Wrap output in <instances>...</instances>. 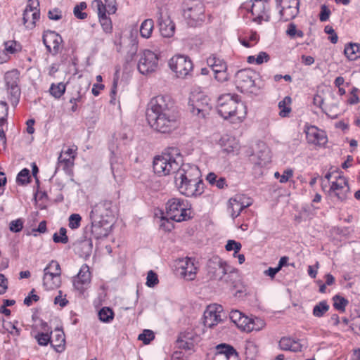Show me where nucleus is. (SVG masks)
Masks as SVG:
<instances>
[{
    "label": "nucleus",
    "instance_id": "f257e3e1",
    "mask_svg": "<svg viewBox=\"0 0 360 360\" xmlns=\"http://www.w3.org/2000/svg\"><path fill=\"white\" fill-rule=\"evenodd\" d=\"M146 118L154 130L162 134L172 132L179 124L174 103L168 96L151 98L146 110Z\"/></svg>",
    "mask_w": 360,
    "mask_h": 360
},
{
    "label": "nucleus",
    "instance_id": "f03ea898",
    "mask_svg": "<svg viewBox=\"0 0 360 360\" xmlns=\"http://www.w3.org/2000/svg\"><path fill=\"white\" fill-rule=\"evenodd\" d=\"M217 111L222 117L233 123L241 122L247 115L245 105L238 100V96L230 94L219 98Z\"/></svg>",
    "mask_w": 360,
    "mask_h": 360
},
{
    "label": "nucleus",
    "instance_id": "7ed1b4c3",
    "mask_svg": "<svg viewBox=\"0 0 360 360\" xmlns=\"http://www.w3.org/2000/svg\"><path fill=\"white\" fill-rule=\"evenodd\" d=\"M183 162L179 150L175 147L165 149L160 155L154 158L153 170L159 176L175 174Z\"/></svg>",
    "mask_w": 360,
    "mask_h": 360
},
{
    "label": "nucleus",
    "instance_id": "20e7f679",
    "mask_svg": "<svg viewBox=\"0 0 360 360\" xmlns=\"http://www.w3.org/2000/svg\"><path fill=\"white\" fill-rule=\"evenodd\" d=\"M181 8L182 15L188 26L197 27L205 21V6L200 0H184Z\"/></svg>",
    "mask_w": 360,
    "mask_h": 360
},
{
    "label": "nucleus",
    "instance_id": "39448f33",
    "mask_svg": "<svg viewBox=\"0 0 360 360\" xmlns=\"http://www.w3.org/2000/svg\"><path fill=\"white\" fill-rule=\"evenodd\" d=\"M190 207L186 200L173 198L166 203V215L172 221L181 222L191 218Z\"/></svg>",
    "mask_w": 360,
    "mask_h": 360
},
{
    "label": "nucleus",
    "instance_id": "423d86ee",
    "mask_svg": "<svg viewBox=\"0 0 360 360\" xmlns=\"http://www.w3.org/2000/svg\"><path fill=\"white\" fill-rule=\"evenodd\" d=\"M257 75L250 69L238 70L236 74V85L242 93H255L259 89L255 83Z\"/></svg>",
    "mask_w": 360,
    "mask_h": 360
},
{
    "label": "nucleus",
    "instance_id": "0eeeda50",
    "mask_svg": "<svg viewBox=\"0 0 360 360\" xmlns=\"http://www.w3.org/2000/svg\"><path fill=\"white\" fill-rule=\"evenodd\" d=\"M208 274L212 279L228 283L231 273L230 267L219 257H213L207 262Z\"/></svg>",
    "mask_w": 360,
    "mask_h": 360
},
{
    "label": "nucleus",
    "instance_id": "6e6552de",
    "mask_svg": "<svg viewBox=\"0 0 360 360\" xmlns=\"http://www.w3.org/2000/svg\"><path fill=\"white\" fill-rule=\"evenodd\" d=\"M19 75L20 73L17 70H12L7 72L4 76L8 98L13 107H16L18 104L21 94L18 86Z\"/></svg>",
    "mask_w": 360,
    "mask_h": 360
},
{
    "label": "nucleus",
    "instance_id": "1a4fd4ad",
    "mask_svg": "<svg viewBox=\"0 0 360 360\" xmlns=\"http://www.w3.org/2000/svg\"><path fill=\"white\" fill-rule=\"evenodd\" d=\"M61 270L59 264L52 260L44 269L43 285L46 290H53L60 285Z\"/></svg>",
    "mask_w": 360,
    "mask_h": 360
},
{
    "label": "nucleus",
    "instance_id": "9d476101",
    "mask_svg": "<svg viewBox=\"0 0 360 360\" xmlns=\"http://www.w3.org/2000/svg\"><path fill=\"white\" fill-rule=\"evenodd\" d=\"M188 108L194 115L205 118L211 110L210 98L203 94H193L189 98Z\"/></svg>",
    "mask_w": 360,
    "mask_h": 360
},
{
    "label": "nucleus",
    "instance_id": "9b49d317",
    "mask_svg": "<svg viewBox=\"0 0 360 360\" xmlns=\"http://www.w3.org/2000/svg\"><path fill=\"white\" fill-rule=\"evenodd\" d=\"M169 65L176 75L181 78H185L190 75L193 69L191 60L184 55L173 56L169 61Z\"/></svg>",
    "mask_w": 360,
    "mask_h": 360
},
{
    "label": "nucleus",
    "instance_id": "f8f14e48",
    "mask_svg": "<svg viewBox=\"0 0 360 360\" xmlns=\"http://www.w3.org/2000/svg\"><path fill=\"white\" fill-rule=\"evenodd\" d=\"M158 67V55L150 50L142 53L138 63V70L142 75H148L155 72Z\"/></svg>",
    "mask_w": 360,
    "mask_h": 360
},
{
    "label": "nucleus",
    "instance_id": "ddd939ff",
    "mask_svg": "<svg viewBox=\"0 0 360 360\" xmlns=\"http://www.w3.org/2000/svg\"><path fill=\"white\" fill-rule=\"evenodd\" d=\"M200 176L201 172L196 165L181 162L179 169H177L174 174V181L186 182L193 181V183L195 181L202 180Z\"/></svg>",
    "mask_w": 360,
    "mask_h": 360
},
{
    "label": "nucleus",
    "instance_id": "4468645a",
    "mask_svg": "<svg viewBox=\"0 0 360 360\" xmlns=\"http://www.w3.org/2000/svg\"><path fill=\"white\" fill-rule=\"evenodd\" d=\"M281 9L280 10L281 19L288 21L294 19L299 13V0H276Z\"/></svg>",
    "mask_w": 360,
    "mask_h": 360
},
{
    "label": "nucleus",
    "instance_id": "2eb2a0df",
    "mask_svg": "<svg viewBox=\"0 0 360 360\" xmlns=\"http://www.w3.org/2000/svg\"><path fill=\"white\" fill-rule=\"evenodd\" d=\"M113 215L112 202L110 200H103L96 205L90 213L92 220V226H96V217H100L102 220L108 219Z\"/></svg>",
    "mask_w": 360,
    "mask_h": 360
},
{
    "label": "nucleus",
    "instance_id": "dca6fc26",
    "mask_svg": "<svg viewBox=\"0 0 360 360\" xmlns=\"http://www.w3.org/2000/svg\"><path fill=\"white\" fill-rule=\"evenodd\" d=\"M179 191L187 196L193 197L201 195L204 191V184L202 180H197L193 183V181L186 182H175Z\"/></svg>",
    "mask_w": 360,
    "mask_h": 360
},
{
    "label": "nucleus",
    "instance_id": "f3484780",
    "mask_svg": "<svg viewBox=\"0 0 360 360\" xmlns=\"http://www.w3.org/2000/svg\"><path fill=\"white\" fill-rule=\"evenodd\" d=\"M222 313L223 307L219 304H213L207 306L204 312L203 323L205 326L212 328L221 322Z\"/></svg>",
    "mask_w": 360,
    "mask_h": 360
},
{
    "label": "nucleus",
    "instance_id": "a211bd4d",
    "mask_svg": "<svg viewBox=\"0 0 360 360\" xmlns=\"http://www.w3.org/2000/svg\"><path fill=\"white\" fill-rule=\"evenodd\" d=\"M338 176H335V181H332L330 188V194H335L337 191H338L340 189L344 188V191L340 193H336L337 198L341 201H345L347 198V195L350 192V188L349 186V183L347 179L340 175L338 172H336Z\"/></svg>",
    "mask_w": 360,
    "mask_h": 360
},
{
    "label": "nucleus",
    "instance_id": "6ab92c4d",
    "mask_svg": "<svg viewBox=\"0 0 360 360\" xmlns=\"http://www.w3.org/2000/svg\"><path fill=\"white\" fill-rule=\"evenodd\" d=\"M42 39L49 52L53 55L59 53L63 42V39L59 34L54 31L47 30L44 32Z\"/></svg>",
    "mask_w": 360,
    "mask_h": 360
},
{
    "label": "nucleus",
    "instance_id": "aec40b11",
    "mask_svg": "<svg viewBox=\"0 0 360 360\" xmlns=\"http://www.w3.org/2000/svg\"><path fill=\"white\" fill-rule=\"evenodd\" d=\"M269 8V3L265 0H252L251 13L255 16L253 20L260 23L262 20L268 21L269 16L267 11Z\"/></svg>",
    "mask_w": 360,
    "mask_h": 360
},
{
    "label": "nucleus",
    "instance_id": "412c9836",
    "mask_svg": "<svg viewBox=\"0 0 360 360\" xmlns=\"http://www.w3.org/2000/svg\"><path fill=\"white\" fill-rule=\"evenodd\" d=\"M305 133L307 142L310 144L323 146L328 141V138L325 131L320 130L315 126H310L307 127Z\"/></svg>",
    "mask_w": 360,
    "mask_h": 360
},
{
    "label": "nucleus",
    "instance_id": "4be33fe9",
    "mask_svg": "<svg viewBox=\"0 0 360 360\" xmlns=\"http://www.w3.org/2000/svg\"><path fill=\"white\" fill-rule=\"evenodd\" d=\"M91 281V273L89 267L86 264H83L77 276L74 278L73 285L75 288L82 292Z\"/></svg>",
    "mask_w": 360,
    "mask_h": 360
},
{
    "label": "nucleus",
    "instance_id": "5701e85b",
    "mask_svg": "<svg viewBox=\"0 0 360 360\" xmlns=\"http://www.w3.org/2000/svg\"><path fill=\"white\" fill-rule=\"evenodd\" d=\"M199 339L200 337L198 335L192 330H188L180 333L176 343L179 348L190 350L193 348L195 342H197Z\"/></svg>",
    "mask_w": 360,
    "mask_h": 360
},
{
    "label": "nucleus",
    "instance_id": "b1692460",
    "mask_svg": "<svg viewBox=\"0 0 360 360\" xmlns=\"http://www.w3.org/2000/svg\"><path fill=\"white\" fill-rule=\"evenodd\" d=\"M179 269L181 270L180 274L188 281H192L195 278L197 268L193 262L190 258L182 259L179 262Z\"/></svg>",
    "mask_w": 360,
    "mask_h": 360
},
{
    "label": "nucleus",
    "instance_id": "393cba45",
    "mask_svg": "<svg viewBox=\"0 0 360 360\" xmlns=\"http://www.w3.org/2000/svg\"><path fill=\"white\" fill-rule=\"evenodd\" d=\"M258 147L259 150L253 155V160L256 165L263 167L271 161L270 150L263 143H259Z\"/></svg>",
    "mask_w": 360,
    "mask_h": 360
},
{
    "label": "nucleus",
    "instance_id": "a878e982",
    "mask_svg": "<svg viewBox=\"0 0 360 360\" xmlns=\"http://www.w3.org/2000/svg\"><path fill=\"white\" fill-rule=\"evenodd\" d=\"M214 354H221L229 360L239 359L238 354L234 347L225 343L216 346V353Z\"/></svg>",
    "mask_w": 360,
    "mask_h": 360
},
{
    "label": "nucleus",
    "instance_id": "bb28decb",
    "mask_svg": "<svg viewBox=\"0 0 360 360\" xmlns=\"http://www.w3.org/2000/svg\"><path fill=\"white\" fill-rule=\"evenodd\" d=\"M158 25L162 37H171L174 34L175 25L169 18L162 19V17L159 18Z\"/></svg>",
    "mask_w": 360,
    "mask_h": 360
},
{
    "label": "nucleus",
    "instance_id": "cd10ccee",
    "mask_svg": "<svg viewBox=\"0 0 360 360\" xmlns=\"http://www.w3.org/2000/svg\"><path fill=\"white\" fill-rule=\"evenodd\" d=\"M279 347L282 350L293 352H300L302 347L298 340H293L290 337H283L279 341Z\"/></svg>",
    "mask_w": 360,
    "mask_h": 360
},
{
    "label": "nucleus",
    "instance_id": "c85d7f7f",
    "mask_svg": "<svg viewBox=\"0 0 360 360\" xmlns=\"http://www.w3.org/2000/svg\"><path fill=\"white\" fill-rule=\"evenodd\" d=\"M221 147L227 153H237L239 150L238 141L233 137L225 136L221 139Z\"/></svg>",
    "mask_w": 360,
    "mask_h": 360
},
{
    "label": "nucleus",
    "instance_id": "c756f323",
    "mask_svg": "<svg viewBox=\"0 0 360 360\" xmlns=\"http://www.w3.org/2000/svg\"><path fill=\"white\" fill-rule=\"evenodd\" d=\"M39 11H35L34 13L24 11L22 17L23 24L27 28L32 30L35 27L36 21L39 19Z\"/></svg>",
    "mask_w": 360,
    "mask_h": 360
},
{
    "label": "nucleus",
    "instance_id": "7c9ffc66",
    "mask_svg": "<svg viewBox=\"0 0 360 360\" xmlns=\"http://www.w3.org/2000/svg\"><path fill=\"white\" fill-rule=\"evenodd\" d=\"M345 56L349 60H355L360 58V44L350 43L344 49Z\"/></svg>",
    "mask_w": 360,
    "mask_h": 360
},
{
    "label": "nucleus",
    "instance_id": "2f4dec72",
    "mask_svg": "<svg viewBox=\"0 0 360 360\" xmlns=\"http://www.w3.org/2000/svg\"><path fill=\"white\" fill-rule=\"evenodd\" d=\"M246 207L242 202L236 198H231L229 201L228 210L233 219L236 218L242 210Z\"/></svg>",
    "mask_w": 360,
    "mask_h": 360
},
{
    "label": "nucleus",
    "instance_id": "473e14b6",
    "mask_svg": "<svg viewBox=\"0 0 360 360\" xmlns=\"http://www.w3.org/2000/svg\"><path fill=\"white\" fill-rule=\"evenodd\" d=\"M207 63L212 68L214 72L218 70H227V65L223 59L217 57L215 55L210 56L207 59Z\"/></svg>",
    "mask_w": 360,
    "mask_h": 360
},
{
    "label": "nucleus",
    "instance_id": "72a5a7b5",
    "mask_svg": "<svg viewBox=\"0 0 360 360\" xmlns=\"http://www.w3.org/2000/svg\"><path fill=\"white\" fill-rule=\"evenodd\" d=\"M154 27V22L152 19L145 20L141 25L140 34L143 38H149L151 36Z\"/></svg>",
    "mask_w": 360,
    "mask_h": 360
},
{
    "label": "nucleus",
    "instance_id": "f704fd0d",
    "mask_svg": "<svg viewBox=\"0 0 360 360\" xmlns=\"http://www.w3.org/2000/svg\"><path fill=\"white\" fill-rule=\"evenodd\" d=\"M292 99L290 96H285L282 101L278 103V108L280 109L279 115L282 117L288 116L291 112L290 104Z\"/></svg>",
    "mask_w": 360,
    "mask_h": 360
},
{
    "label": "nucleus",
    "instance_id": "c9c22d12",
    "mask_svg": "<svg viewBox=\"0 0 360 360\" xmlns=\"http://www.w3.org/2000/svg\"><path fill=\"white\" fill-rule=\"evenodd\" d=\"M329 308L327 302L323 300L314 307L312 314L315 317L321 318L329 310Z\"/></svg>",
    "mask_w": 360,
    "mask_h": 360
},
{
    "label": "nucleus",
    "instance_id": "e433bc0d",
    "mask_svg": "<svg viewBox=\"0 0 360 360\" xmlns=\"http://www.w3.org/2000/svg\"><path fill=\"white\" fill-rule=\"evenodd\" d=\"M114 312L112 309L104 307L98 311V317L101 321L104 323H110L114 319Z\"/></svg>",
    "mask_w": 360,
    "mask_h": 360
},
{
    "label": "nucleus",
    "instance_id": "4c0bfd02",
    "mask_svg": "<svg viewBox=\"0 0 360 360\" xmlns=\"http://www.w3.org/2000/svg\"><path fill=\"white\" fill-rule=\"evenodd\" d=\"M56 333L55 338L52 340H51V345L53 347H61L63 349L65 342V334L63 330L59 329H56ZM56 349L59 351L58 348H56Z\"/></svg>",
    "mask_w": 360,
    "mask_h": 360
},
{
    "label": "nucleus",
    "instance_id": "58836bf2",
    "mask_svg": "<svg viewBox=\"0 0 360 360\" xmlns=\"http://www.w3.org/2000/svg\"><path fill=\"white\" fill-rule=\"evenodd\" d=\"M49 91L53 97L59 98L65 91V85L62 82L58 83V84H52Z\"/></svg>",
    "mask_w": 360,
    "mask_h": 360
},
{
    "label": "nucleus",
    "instance_id": "ea45409f",
    "mask_svg": "<svg viewBox=\"0 0 360 360\" xmlns=\"http://www.w3.org/2000/svg\"><path fill=\"white\" fill-rule=\"evenodd\" d=\"M21 49L20 45L15 41H8L4 42V51L6 52L8 56L9 54H15L20 51Z\"/></svg>",
    "mask_w": 360,
    "mask_h": 360
},
{
    "label": "nucleus",
    "instance_id": "a19ab883",
    "mask_svg": "<svg viewBox=\"0 0 360 360\" xmlns=\"http://www.w3.org/2000/svg\"><path fill=\"white\" fill-rule=\"evenodd\" d=\"M111 170L115 180L117 182H120L124 174L123 166L118 162H112Z\"/></svg>",
    "mask_w": 360,
    "mask_h": 360
},
{
    "label": "nucleus",
    "instance_id": "79ce46f5",
    "mask_svg": "<svg viewBox=\"0 0 360 360\" xmlns=\"http://www.w3.org/2000/svg\"><path fill=\"white\" fill-rule=\"evenodd\" d=\"M333 307L337 310L343 312L345 311V307L348 304L347 300L345 298L340 296V295H335L333 297Z\"/></svg>",
    "mask_w": 360,
    "mask_h": 360
},
{
    "label": "nucleus",
    "instance_id": "37998d69",
    "mask_svg": "<svg viewBox=\"0 0 360 360\" xmlns=\"http://www.w3.org/2000/svg\"><path fill=\"white\" fill-rule=\"evenodd\" d=\"M264 326L265 322L263 319L258 317L250 318V332L253 330L259 331L262 330Z\"/></svg>",
    "mask_w": 360,
    "mask_h": 360
},
{
    "label": "nucleus",
    "instance_id": "c03bdc74",
    "mask_svg": "<svg viewBox=\"0 0 360 360\" xmlns=\"http://www.w3.org/2000/svg\"><path fill=\"white\" fill-rule=\"evenodd\" d=\"M67 231L64 227H61L59 230V234L55 233L53 236V240L56 243L66 244L68 242V237L66 235Z\"/></svg>",
    "mask_w": 360,
    "mask_h": 360
},
{
    "label": "nucleus",
    "instance_id": "a18cd8bd",
    "mask_svg": "<svg viewBox=\"0 0 360 360\" xmlns=\"http://www.w3.org/2000/svg\"><path fill=\"white\" fill-rule=\"evenodd\" d=\"M30 170L25 168L18 173L16 181L19 184L25 185L30 182Z\"/></svg>",
    "mask_w": 360,
    "mask_h": 360
},
{
    "label": "nucleus",
    "instance_id": "49530a36",
    "mask_svg": "<svg viewBox=\"0 0 360 360\" xmlns=\"http://www.w3.org/2000/svg\"><path fill=\"white\" fill-rule=\"evenodd\" d=\"M92 5L96 9L99 18L107 16L106 6L103 4L101 0H94L92 3Z\"/></svg>",
    "mask_w": 360,
    "mask_h": 360
},
{
    "label": "nucleus",
    "instance_id": "de8ad7c7",
    "mask_svg": "<svg viewBox=\"0 0 360 360\" xmlns=\"http://www.w3.org/2000/svg\"><path fill=\"white\" fill-rule=\"evenodd\" d=\"M24 221L22 219L13 220L9 224V229L11 232L18 233L23 229Z\"/></svg>",
    "mask_w": 360,
    "mask_h": 360
},
{
    "label": "nucleus",
    "instance_id": "09e8293b",
    "mask_svg": "<svg viewBox=\"0 0 360 360\" xmlns=\"http://www.w3.org/2000/svg\"><path fill=\"white\" fill-rule=\"evenodd\" d=\"M8 106L6 101H0V126L6 121L8 117Z\"/></svg>",
    "mask_w": 360,
    "mask_h": 360
},
{
    "label": "nucleus",
    "instance_id": "8fccbe9b",
    "mask_svg": "<svg viewBox=\"0 0 360 360\" xmlns=\"http://www.w3.org/2000/svg\"><path fill=\"white\" fill-rule=\"evenodd\" d=\"M160 227L165 231H170L174 229V224L167 215L162 216Z\"/></svg>",
    "mask_w": 360,
    "mask_h": 360
},
{
    "label": "nucleus",
    "instance_id": "3c124183",
    "mask_svg": "<svg viewBox=\"0 0 360 360\" xmlns=\"http://www.w3.org/2000/svg\"><path fill=\"white\" fill-rule=\"evenodd\" d=\"M155 338L154 333L150 330H144L142 333H141L138 339L139 340L143 341L144 344H149L151 340Z\"/></svg>",
    "mask_w": 360,
    "mask_h": 360
},
{
    "label": "nucleus",
    "instance_id": "603ef678",
    "mask_svg": "<svg viewBox=\"0 0 360 360\" xmlns=\"http://www.w3.org/2000/svg\"><path fill=\"white\" fill-rule=\"evenodd\" d=\"M82 217L79 214H72L69 217V227L76 229L79 227Z\"/></svg>",
    "mask_w": 360,
    "mask_h": 360
},
{
    "label": "nucleus",
    "instance_id": "864d4df0",
    "mask_svg": "<svg viewBox=\"0 0 360 360\" xmlns=\"http://www.w3.org/2000/svg\"><path fill=\"white\" fill-rule=\"evenodd\" d=\"M36 339L39 345L46 346L48 343H51V337L48 333H40L36 335Z\"/></svg>",
    "mask_w": 360,
    "mask_h": 360
},
{
    "label": "nucleus",
    "instance_id": "5fc2aeb1",
    "mask_svg": "<svg viewBox=\"0 0 360 360\" xmlns=\"http://www.w3.org/2000/svg\"><path fill=\"white\" fill-rule=\"evenodd\" d=\"M257 353V347L253 342H249L245 345V355L247 358L252 359Z\"/></svg>",
    "mask_w": 360,
    "mask_h": 360
},
{
    "label": "nucleus",
    "instance_id": "6e6d98bb",
    "mask_svg": "<svg viewBox=\"0 0 360 360\" xmlns=\"http://www.w3.org/2000/svg\"><path fill=\"white\" fill-rule=\"evenodd\" d=\"M158 282V275L153 271H149L147 275L146 285L148 287H154Z\"/></svg>",
    "mask_w": 360,
    "mask_h": 360
},
{
    "label": "nucleus",
    "instance_id": "4d7b16f0",
    "mask_svg": "<svg viewBox=\"0 0 360 360\" xmlns=\"http://www.w3.org/2000/svg\"><path fill=\"white\" fill-rule=\"evenodd\" d=\"M250 318L243 315L237 327L245 332H250Z\"/></svg>",
    "mask_w": 360,
    "mask_h": 360
},
{
    "label": "nucleus",
    "instance_id": "13d9d810",
    "mask_svg": "<svg viewBox=\"0 0 360 360\" xmlns=\"http://www.w3.org/2000/svg\"><path fill=\"white\" fill-rule=\"evenodd\" d=\"M241 247L242 245L239 242H236L233 240H228L225 248L227 251L234 250L235 253H237L241 249Z\"/></svg>",
    "mask_w": 360,
    "mask_h": 360
},
{
    "label": "nucleus",
    "instance_id": "bf43d9fd",
    "mask_svg": "<svg viewBox=\"0 0 360 360\" xmlns=\"http://www.w3.org/2000/svg\"><path fill=\"white\" fill-rule=\"evenodd\" d=\"M101 25L105 32H110L112 30V22L110 18L105 16L99 18Z\"/></svg>",
    "mask_w": 360,
    "mask_h": 360
},
{
    "label": "nucleus",
    "instance_id": "052dcab7",
    "mask_svg": "<svg viewBox=\"0 0 360 360\" xmlns=\"http://www.w3.org/2000/svg\"><path fill=\"white\" fill-rule=\"evenodd\" d=\"M214 77L219 82H224L229 79V75L227 72V70H221L215 72Z\"/></svg>",
    "mask_w": 360,
    "mask_h": 360
},
{
    "label": "nucleus",
    "instance_id": "680f3d73",
    "mask_svg": "<svg viewBox=\"0 0 360 360\" xmlns=\"http://www.w3.org/2000/svg\"><path fill=\"white\" fill-rule=\"evenodd\" d=\"M324 31L326 33L330 35L329 37V40L330 41L331 43L336 44L338 42V37L336 32H335L334 29L333 28V27H331L330 25H327L325 27Z\"/></svg>",
    "mask_w": 360,
    "mask_h": 360
},
{
    "label": "nucleus",
    "instance_id": "e2e57ef3",
    "mask_svg": "<svg viewBox=\"0 0 360 360\" xmlns=\"http://www.w3.org/2000/svg\"><path fill=\"white\" fill-rule=\"evenodd\" d=\"M331 12L330 9L326 6L322 5L321 7V13L319 15V19L321 22H325L328 20Z\"/></svg>",
    "mask_w": 360,
    "mask_h": 360
},
{
    "label": "nucleus",
    "instance_id": "0e129e2a",
    "mask_svg": "<svg viewBox=\"0 0 360 360\" xmlns=\"http://www.w3.org/2000/svg\"><path fill=\"white\" fill-rule=\"evenodd\" d=\"M39 2L38 0H29L24 11H27L30 13H34L35 11H39Z\"/></svg>",
    "mask_w": 360,
    "mask_h": 360
},
{
    "label": "nucleus",
    "instance_id": "69168bd1",
    "mask_svg": "<svg viewBox=\"0 0 360 360\" xmlns=\"http://www.w3.org/2000/svg\"><path fill=\"white\" fill-rule=\"evenodd\" d=\"M243 316V314L240 311L232 310L230 312L229 318L231 320V321L237 326L238 324V323L240 322Z\"/></svg>",
    "mask_w": 360,
    "mask_h": 360
},
{
    "label": "nucleus",
    "instance_id": "338daca9",
    "mask_svg": "<svg viewBox=\"0 0 360 360\" xmlns=\"http://www.w3.org/2000/svg\"><path fill=\"white\" fill-rule=\"evenodd\" d=\"M48 17L50 20H59L62 18V12L58 8H53L49 11Z\"/></svg>",
    "mask_w": 360,
    "mask_h": 360
},
{
    "label": "nucleus",
    "instance_id": "774afa93",
    "mask_svg": "<svg viewBox=\"0 0 360 360\" xmlns=\"http://www.w3.org/2000/svg\"><path fill=\"white\" fill-rule=\"evenodd\" d=\"M8 280L5 276L0 274V295L4 294L8 289Z\"/></svg>",
    "mask_w": 360,
    "mask_h": 360
}]
</instances>
